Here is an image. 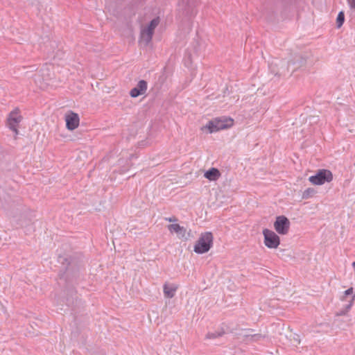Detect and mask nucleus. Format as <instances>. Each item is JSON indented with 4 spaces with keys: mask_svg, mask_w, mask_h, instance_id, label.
Segmentation results:
<instances>
[{
    "mask_svg": "<svg viewBox=\"0 0 355 355\" xmlns=\"http://www.w3.org/2000/svg\"><path fill=\"white\" fill-rule=\"evenodd\" d=\"M213 235L209 232L201 234L194 245V252L198 254L207 252L213 245Z\"/></svg>",
    "mask_w": 355,
    "mask_h": 355,
    "instance_id": "f257e3e1",
    "label": "nucleus"
},
{
    "mask_svg": "<svg viewBox=\"0 0 355 355\" xmlns=\"http://www.w3.org/2000/svg\"><path fill=\"white\" fill-rule=\"evenodd\" d=\"M233 125V119L231 118L222 117L216 118L211 121H209L204 128L209 130L210 133L216 132L220 130L226 129L231 127Z\"/></svg>",
    "mask_w": 355,
    "mask_h": 355,
    "instance_id": "f03ea898",
    "label": "nucleus"
},
{
    "mask_svg": "<svg viewBox=\"0 0 355 355\" xmlns=\"http://www.w3.org/2000/svg\"><path fill=\"white\" fill-rule=\"evenodd\" d=\"M333 179L332 173L327 169L319 170L314 175L309 177V181L314 185H322L325 182H329Z\"/></svg>",
    "mask_w": 355,
    "mask_h": 355,
    "instance_id": "7ed1b4c3",
    "label": "nucleus"
},
{
    "mask_svg": "<svg viewBox=\"0 0 355 355\" xmlns=\"http://www.w3.org/2000/svg\"><path fill=\"white\" fill-rule=\"evenodd\" d=\"M265 245L270 249L277 248L280 244V239L279 236L273 231L264 229L263 230Z\"/></svg>",
    "mask_w": 355,
    "mask_h": 355,
    "instance_id": "20e7f679",
    "label": "nucleus"
},
{
    "mask_svg": "<svg viewBox=\"0 0 355 355\" xmlns=\"http://www.w3.org/2000/svg\"><path fill=\"white\" fill-rule=\"evenodd\" d=\"M159 23V17L155 18L150 21L147 28L143 29L141 31V41L144 42L146 45H147L152 40L154 30L158 26Z\"/></svg>",
    "mask_w": 355,
    "mask_h": 355,
    "instance_id": "39448f33",
    "label": "nucleus"
},
{
    "mask_svg": "<svg viewBox=\"0 0 355 355\" xmlns=\"http://www.w3.org/2000/svg\"><path fill=\"white\" fill-rule=\"evenodd\" d=\"M290 225L291 223L286 216H279L276 217L274 227L278 234L285 235L288 232Z\"/></svg>",
    "mask_w": 355,
    "mask_h": 355,
    "instance_id": "423d86ee",
    "label": "nucleus"
},
{
    "mask_svg": "<svg viewBox=\"0 0 355 355\" xmlns=\"http://www.w3.org/2000/svg\"><path fill=\"white\" fill-rule=\"evenodd\" d=\"M22 119L17 108L12 111L8 118V126L16 135L18 134L17 126Z\"/></svg>",
    "mask_w": 355,
    "mask_h": 355,
    "instance_id": "0eeeda50",
    "label": "nucleus"
},
{
    "mask_svg": "<svg viewBox=\"0 0 355 355\" xmlns=\"http://www.w3.org/2000/svg\"><path fill=\"white\" fill-rule=\"evenodd\" d=\"M65 121L67 128L69 130H73L78 127L80 118L77 113L70 111L65 114Z\"/></svg>",
    "mask_w": 355,
    "mask_h": 355,
    "instance_id": "6e6552de",
    "label": "nucleus"
},
{
    "mask_svg": "<svg viewBox=\"0 0 355 355\" xmlns=\"http://www.w3.org/2000/svg\"><path fill=\"white\" fill-rule=\"evenodd\" d=\"M147 90V82L141 80L137 83V86L132 88L130 92V95L132 98H136L140 95L144 94Z\"/></svg>",
    "mask_w": 355,
    "mask_h": 355,
    "instance_id": "1a4fd4ad",
    "label": "nucleus"
},
{
    "mask_svg": "<svg viewBox=\"0 0 355 355\" xmlns=\"http://www.w3.org/2000/svg\"><path fill=\"white\" fill-rule=\"evenodd\" d=\"M198 2V0H181L179 5L184 8L187 15H193L196 12L193 8L197 5Z\"/></svg>",
    "mask_w": 355,
    "mask_h": 355,
    "instance_id": "9d476101",
    "label": "nucleus"
},
{
    "mask_svg": "<svg viewBox=\"0 0 355 355\" xmlns=\"http://www.w3.org/2000/svg\"><path fill=\"white\" fill-rule=\"evenodd\" d=\"M177 289L178 286L175 284H165L163 287L164 296L168 298L173 297Z\"/></svg>",
    "mask_w": 355,
    "mask_h": 355,
    "instance_id": "9b49d317",
    "label": "nucleus"
},
{
    "mask_svg": "<svg viewBox=\"0 0 355 355\" xmlns=\"http://www.w3.org/2000/svg\"><path fill=\"white\" fill-rule=\"evenodd\" d=\"M168 230L170 232L176 233L180 237H184L186 233V229L179 224H171L168 225Z\"/></svg>",
    "mask_w": 355,
    "mask_h": 355,
    "instance_id": "f8f14e48",
    "label": "nucleus"
},
{
    "mask_svg": "<svg viewBox=\"0 0 355 355\" xmlns=\"http://www.w3.org/2000/svg\"><path fill=\"white\" fill-rule=\"evenodd\" d=\"M204 176L210 181H215L219 178L220 173L218 169L211 168L205 173Z\"/></svg>",
    "mask_w": 355,
    "mask_h": 355,
    "instance_id": "ddd939ff",
    "label": "nucleus"
},
{
    "mask_svg": "<svg viewBox=\"0 0 355 355\" xmlns=\"http://www.w3.org/2000/svg\"><path fill=\"white\" fill-rule=\"evenodd\" d=\"M252 329H245L244 330V333L241 334L243 338H245L247 341H257L261 338L263 336L261 334H250L248 332L252 331Z\"/></svg>",
    "mask_w": 355,
    "mask_h": 355,
    "instance_id": "4468645a",
    "label": "nucleus"
},
{
    "mask_svg": "<svg viewBox=\"0 0 355 355\" xmlns=\"http://www.w3.org/2000/svg\"><path fill=\"white\" fill-rule=\"evenodd\" d=\"M225 334L224 330L221 329L220 331H216L215 332H209L207 334L205 338L206 339H216L217 338L221 337Z\"/></svg>",
    "mask_w": 355,
    "mask_h": 355,
    "instance_id": "2eb2a0df",
    "label": "nucleus"
},
{
    "mask_svg": "<svg viewBox=\"0 0 355 355\" xmlns=\"http://www.w3.org/2000/svg\"><path fill=\"white\" fill-rule=\"evenodd\" d=\"M345 21V14L343 11L338 12L336 18L337 27L340 28L342 26Z\"/></svg>",
    "mask_w": 355,
    "mask_h": 355,
    "instance_id": "dca6fc26",
    "label": "nucleus"
},
{
    "mask_svg": "<svg viewBox=\"0 0 355 355\" xmlns=\"http://www.w3.org/2000/svg\"><path fill=\"white\" fill-rule=\"evenodd\" d=\"M354 300H355V294H354L352 297H351L350 300L348 302V303H347V304H346L345 305L344 308H345V309L347 312L351 309V308H352V305H353V304H354Z\"/></svg>",
    "mask_w": 355,
    "mask_h": 355,
    "instance_id": "f3484780",
    "label": "nucleus"
},
{
    "mask_svg": "<svg viewBox=\"0 0 355 355\" xmlns=\"http://www.w3.org/2000/svg\"><path fill=\"white\" fill-rule=\"evenodd\" d=\"M354 295H355V293H354V288L350 287L344 292V296L341 298V300H345L346 296L352 295V297Z\"/></svg>",
    "mask_w": 355,
    "mask_h": 355,
    "instance_id": "a211bd4d",
    "label": "nucleus"
},
{
    "mask_svg": "<svg viewBox=\"0 0 355 355\" xmlns=\"http://www.w3.org/2000/svg\"><path fill=\"white\" fill-rule=\"evenodd\" d=\"M347 313V311L345 309V308H343L342 309H340L338 313H337V315H346Z\"/></svg>",
    "mask_w": 355,
    "mask_h": 355,
    "instance_id": "6ab92c4d",
    "label": "nucleus"
},
{
    "mask_svg": "<svg viewBox=\"0 0 355 355\" xmlns=\"http://www.w3.org/2000/svg\"><path fill=\"white\" fill-rule=\"evenodd\" d=\"M166 220L169 221V222H175L177 220V219L174 217L173 218H166Z\"/></svg>",
    "mask_w": 355,
    "mask_h": 355,
    "instance_id": "aec40b11",
    "label": "nucleus"
},
{
    "mask_svg": "<svg viewBox=\"0 0 355 355\" xmlns=\"http://www.w3.org/2000/svg\"><path fill=\"white\" fill-rule=\"evenodd\" d=\"M351 7L354 8H355V0L352 1V3H351Z\"/></svg>",
    "mask_w": 355,
    "mask_h": 355,
    "instance_id": "412c9836",
    "label": "nucleus"
}]
</instances>
